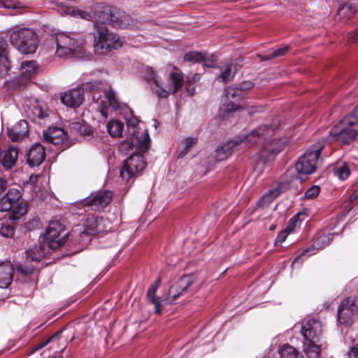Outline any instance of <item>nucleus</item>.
<instances>
[{
	"mask_svg": "<svg viewBox=\"0 0 358 358\" xmlns=\"http://www.w3.org/2000/svg\"><path fill=\"white\" fill-rule=\"evenodd\" d=\"M274 131L273 128L260 125L248 134L236 138L240 146L259 144V152L252 159L254 171L257 175L263 172L267 163L273 160L285 144V141L277 140L275 138H271Z\"/></svg>",
	"mask_w": 358,
	"mask_h": 358,
	"instance_id": "1",
	"label": "nucleus"
},
{
	"mask_svg": "<svg viewBox=\"0 0 358 358\" xmlns=\"http://www.w3.org/2000/svg\"><path fill=\"white\" fill-rule=\"evenodd\" d=\"M169 73L168 83L164 84L157 73L151 67H146L143 77L149 85L152 92L158 98H167L174 94L183 86V74L178 69Z\"/></svg>",
	"mask_w": 358,
	"mask_h": 358,
	"instance_id": "2",
	"label": "nucleus"
},
{
	"mask_svg": "<svg viewBox=\"0 0 358 358\" xmlns=\"http://www.w3.org/2000/svg\"><path fill=\"white\" fill-rule=\"evenodd\" d=\"M56 55L59 57H83L85 53V42L83 39H75L60 33L56 36Z\"/></svg>",
	"mask_w": 358,
	"mask_h": 358,
	"instance_id": "3",
	"label": "nucleus"
},
{
	"mask_svg": "<svg viewBox=\"0 0 358 358\" xmlns=\"http://www.w3.org/2000/svg\"><path fill=\"white\" fill-rule=\"evenodd\" d=\"M94 22L101 25L110 24L113 27L127 28L132 24V18L124 11L114 8H106L94 14Z\"/></svg>",
	"mask_w": 358,
	"mask_h": 358,
	"instance_id": "4",
	"label": "nucleus"
},
{
	"mask_svg": "<svg viewBox=\"0 0 358 358\" xmlns=\"http://www.w3.org/2000/svg\"><path fill=\"white\" fill-rule=\"evenodd\" d=\"M94 46L96 50L103 52L122 47L123 42L120 38L109 32L105 26L94 22Z\"/></svg>",
	"mask_w": 358,
	"mask_h": 358,
	"instance_id": "5",
	"label": "nucleus"
},
{
	"mask_svg": "<svg viewBox=\"0 0 358 358\" xmlns=\"http://www.w3.org/2000/svg\"><path fill=\"white\" fill-rule=\"evenodd\" d=\"M10 40L12 45L23 54L34 53L37 49V36L29 29L13 31L10 34Z\"/></svg>",
	"mask_w": 358,
	"mask_h": 358,
	"instance_id": "6",
	"label": "nucleus"
},
{
	"mask_svg": "<svg viewBox=\"0 0 358 358\" xmlns=\"http://www.w3.org/2000/svg\"><path fill=\"white\" fill-rule=\"evenodd\" d=\"M334 140L341 145H350L358 134V127L349 118H343L329 131Z\"/></svg>",
	"mask_w": 358,
	"mask_h": 358,
	"instance_id": "7",
	"label": "nucleus"
},
{
	"mask_svg": "<svg viewBox=\"0 0 358 358\" xmlns=\"http://www.w3.org/2000/svg\"><path fill=\"white\" fill-rule=\"evenodd\" d=\"M146 167V162L143 157L138 154H134L124 160L123 166L120 171V176L122 180L129 181L137 177Z\"/></svg>",
	"mask_w": 358,
	"mask_h": 358,
	"instance_id": "8",
	"label": "nucleus"
},
{
	"mask_svg": "<svg viewBox=\"0 0 358 358\" xmlns=\"http://www.w3.org/2000/svg\"><path fill=\"white\" fill-rule=\"evenodd\" d=\"M322 147L313 150H307L297 161L295 168L301 176H307L313 173L316 171L317 163L320 155Z\"/></svg>",
	"mask_w": 358,
	"mask_h": 358,
	"instance_id": "9",
	"label": "nucleus"
},
{
	"mask_svg": "<svg viewBox=\"0 0 358 358\" xmlns=\"http://www.w3.org/2000/svg\"><path fill=\"white\" fill-rule=\"evenodd\" d=\"M63 231L64 227L60 222L51 221L46 227L43 237H41V241L50 249L56 250L64 242V236H60Z\"/></svg>",
	"mask_w": 358,
	"mask_h": 358,
	"instance_id": "10",
	"label": "nucleus"
},
{
	"mask_svg": "<svg viewBox=\"0 0 358 358\" xmlns=\"http://www.w3.org/2000/svg\"><path fill=\"white\" fill-rule=\"evenodd\" d=\"M199 287L200 282L194 275H185L170 287L169 296L173 300H176L187 291L192 293L197 292Z\"/></svg>",
	"mask_w": 358,
	"mask_h": 358,
	"instance_id": "11",
	"label": "nucleus"
},
{
	"mask_svg": "<svg viewBox=\"0 0 358 358\" xmlns=\"http://www.w3.org/2000/svg\"><path fill=\"white\" fill-rule=\"evenodd\" d=\"M358 306L352 297H346L338 308V319L341 324L346 326L352 324L357 318Z\"/></svg>",
	"mask_w": 358,
	"mask_h": 358,
	"instance_id": "12",
	"label": "nucleus"
},
{
	"mask_svg": "<svg viewBox=\"0 0 358 358\" xmlns=\"http://www.w3.org/2000/svg\"><path fill=\"white\" fill-rule=\"evenodd\" d=\"M323 332L321 321L311 318L305 321L301 327V333L306 341L319 342Z\"/></svg>",
	"mask_w": 358,
	"mask_h": 358,
	"instance_id": "13",
	"label": "nucleus"
},
{
	"mask_svg": "<svg viewBox=\"0 0 358 358\" xmlns=\"http://www.w3.org/2000/svg\"><path fill=\"white\" fill-rule=\"evenodd\" d=\"M150 137L147 129L141 132V136H132L122 141L120 145L122 152H127L136 148L141 152H145L150 144Z\"/></svg>",
	"mask_w": 358,
	"mask_h": 358,
	"instance_id": "14",
	"label": "nucleus"
},
{
	"mask_svg": "<svg viewBox=\"0 0 358 358\" xmlns=\"http://www.w3.org/2000/svg\"><path fill=\"white\" fill-rule=\"evenodd\" d=\"M49 3L52 6L51 8L57 10L62 14L71 15L75 17H79L83 19L90 20L92 19L90 14L80 10L73 6H71L69 2L58 1L55 0H48Z\"/></svg>",
	"mask_w": 358,
	"mask_h": 358,
	"instance_id": "15",
	"label": "nucleus"
},
{
	"mask_svg": "<svg viewBox=\"0 0 358 358\" xmlns=\"http://www.w3.org/2000/svg\"><path fill=\"white\" fill-rule=\"evenodd\" d=\"M92 99L97 104L106 107L107 105L114 110L119 108V102L115 93L112 90L94 91L92 93Z\"/></svg>",
	"mask_w": 358,
	"mask_h": 358,
	"instance_id": "16",
	"label": "nucleus"
},
{
	"mask_svg": "<svg viewBox=\"0 0 358 358\" xmlns=\"http://www.w3.org/2000/svg\"><path fill=\"white\" fill-rule=\"evenodd\" d=\"M104 220L95 215H90L84 222L83 234L95 235L106 230L104 225Z\"/></svg>",
	"mask_w": 358,
	"mask_h": 358,
	"instance_id": "17",
	"label": "nucleus"
},
{
	"mask_svg": "<svg viewBox=\"0 0 358 358\" xmlns=\"http://www.w3.org/2000/svg\"><path fill=\"white\" fill-rule=\"evenodd\" d=\"M84 98L83 90L76 88L69 90L62 94L61 101L68 107L76 108L82 104Z\"/></svg>",
	"mask_w": 358,
	"mask_h": 358,
	"instance_id": "18",
	"label": "nucleus"
},
{
	"mask_svg": "<svg viewBox=\"0 0 358 358\" xmlns=\"http://www.w3.org/2000/svg\"><path fill=\"white\" fill-rule=\"evenodd\" d=\"M112 194L108 191H100L96 193L92 198L86 202L85 205L91 206L94 210L103 209L111 201Z\"/></svg>",
	"mask_w": 358,
	"mask_h": 358,
	"instance_id": "19",
	"label": "nucleus"
},
{
	"mask_svg": "<svg viewBox=\"0 0 358 358\" xmlns=\"http://www.w3.org/2000/svg\"><path fill=\"white\" fill-rule=\"evenodd\" d=\"M43 138L45 142L54 145L63 144L66 141L67 135L63 129L50 127L44 131Z\"/></svg>",
	"mask_w": 358,
	"mask_h": 358,
	"instance_id": "20",
	"label": "nucleus"
},
{
	"mask_svg": "<svg viewBox=\"0 0 358 358\" xmlns=\"http://www.w3.org/2000/svg\"><path fill=\"white\" fill-rule=\"evenodd\" d=\"M45 157L44 147L41 143H35L29 150L27 162L31 166H38L44 161Z\"/></svg>",
	"mask_w": 358,
	"mask_h": 358,
	"instance_id": "21",
	"label": "nucleus"
},
{
	"mask_svg": "<svg viewBox=\"0 0 358 358\" xmlns=\"http://www.w3.org/2000/svg\"><path fill=\"white\" fill-rule=\"evenodd\" d=\"M21 192L16 188H10L0 199V211H8L20 199Z\"/></svg>",
	"mask_w": 358,
	"mask_h": 358,
	"instance_id": "22",
	"label": "nucleus"
},
{
	"mask_svg": "<svg viewBox=\"0 0 358 358\" xmlns=\"http://www.w3.org/2000/svg\"><path fill=\"white\" fill-rule=\"evenodd\" d=\"M357 9V0H348L345 3L339 6L337 17H339L341 20H348L355 15Z\"/></svg>",
	"mask_w": 358,
	"mask_h": 358,
	"instance_id": "23",
	"label": "nucleus"
},
{
	"mask_svg": "<svg viewBox=\"0 0 358 358\" xmlns=\"http://www.w3.org/2000/svg\"><path fill=\"white\" fill-rule=\"evenodd\" d=\"M29 133L28 123L21 120L8 130V137L13 141H17L25 137Z\"/></svg>",
	"mask_w": 358,
	"mask_h": 358,
	"instance_id": "24",
	"label": "nucleus"
},
{
	"mask_svg": "<svg viewBox=\"0 0 358 358\" xmlns=\"http://www.w3.org/2000/svg\"><path fill=\"white\" fill-rule=\"evenodd\" d=\"M240 145L236 139L229 141L215 150V157L217 161H223L230 156L233 152L238 150Z\"/></svg>",
	"mask_w": 358,
	"mask_h": 358,
	"instance_id": "25",
	"label": "nucleus"
},
{
	"mask_svg": "<svg viewBox=\"0 0 358 358\" xmlns=\"http://www.w3.org/2000/svg\"><path fill=\"white\" fill-rule=\"evenodd\" d=\"M14 268L7 262L0 264V288L8 287L13 280Z\"/></svg>",
	"mask_w": 358,
	"mask_h": 358,
	"instance_id": "26",
	"label": "nucleus"
},
{
	"mask_svg": "<svg viewBox=\"0 0 358 358\" xmlns=\"http://www.w3.org/2000/svg\"><path fill=\"white\" fill-rule=\"evenodd\" d=\"M19 150L16 147H10L3 154L1 159L2 166L6 169H10L15 165Z\"/></svg>",
	"mask_w": 358,
	"mask_h": 358,
	"instance_id": "27",
	"label": "nucleus"
},
{
	"mask_svg": "<svg viewBox=\"0 0 358 358\" xmlns=\"http://www.w3.org/2000/svg\"><path fill=\"white\" fill-rule=\"evenodd\" d=\"M46 254L47 252L43 245L39 244L35 245L32 248L27 250V261L30 262H39Z\"/></svg>",
	"mask_w": 358,
	"mask_h": 358,
	"instance_id": "28",
	"label": "nucleus"
},
{
	"mask_svg": "<svg viewBox=\"0 0 358 358\" xmlns=\"http://www.w3.org/2000/svg\"><path fill=\"white\" fill-rule=\"evenodd\" d=\"M160 280L158 278L156 280V283L152 285L147 292V297L148 300L155 305V312L158 314H161V300L159 298L156 297L155 294L158 287V283H159Z\"/></svg>",
	"mask_w": 358,
	"mask_h": 358,
	"instance_id": "29",
	"label": "nucleus"
},
{
	"mask_svg": "<svg viewBox=\"0 0 358 358\" xmlns=\"http://www.w3.org/2000/svg\"><path fill=\"white\" fill-rule=\"evenodd\" d=\"M9 210H10V219L19 220L27 211V202L20 199Z\"/></svg>",
	"mask_w": 358,
	"mask_h": 358,
	"instance_id": "30",
	"label": "nucleus"
},
{
	"mask_svg": "<svg viewBox=\"0 0 358 358\" xmlns=\"http://www.w3.org/2000/svg\"><path fill=\"white\" fill-rule=\"evenodd\" d=\"M107 130L113 137H121L124 131V123L120 120H111L107 124Z\"/></svg>",
	"mask_w": 358,
	"mask_h": 358,
	"instance_id": "31",
	"label": "nucleus"
},
{
	"mask_svg": "<svg viewBox=\"0 0 358 358\" xmlns=\"http://www.w3.org/2000/svg\"><path fill=\"white\" fill-rule=\"evenodd\" d=\"M60 333H57L50 337L43 345L50 344V348L52 349L55 352H62L66 347V344L64 340L60 338Z\"/></svg>",
	"mask_w": 358,
	"mask_h": 358,
	"instance_id": "32",
	"label": "nucleus"
},
{
	"mask_svg": "<svg viewBox=\"0 0 358 358\" xmlns=\"http://www.w3.org/2000/svg\"><path fill=\"white\" fill-rule=\"evenodd\" d=\"M279 354L280 358H304L301 352L288 344L279 349Z\"/></svg>",
	"mask_w": 358,
	"mask_h": 358,
	"instance_id": "33",
	"label": "nucleus"
},
{
	"mask_svg": "<svg viewBox=\"0 0 358 358\" xmlns=\"http://www.w3.org/2000/svg\"><path fill=\"white\" fill-rule=\"evenodd\" d=\"M280 191L278 188L271 189L261 197V199L257 202V205L262 208L266 207L276 197H278L280 195Z\"/></svg>",
	"mask_w": 358,
	"mask_h": 358,
	"instance_id": "34",
	"label": "nucleus"
},
{
	"mask_svg": "<svg viewBox=\"0 0 358 358\" xmlns=\"http://www.w3.org/2000/svg\"><path fill=\"white\" fill-rule=\"evenodd\" d=\"M317 342L304 341V351L308 358H317L320 353V347Z\"/></svg>",
	"mask_w": 358,
	"mask_h": 358,
	"instance_id": "35",
	"label": "nucleus"
},
{
	"mask_svg": "<svg viewBox=\"0 0 358 358\" xmlns=\"http://www.w3.org/2000/svg\"><path fill=\"white\" fill-rule=\"evenodd\" d=\"M37 65L35 61H25L20 66L21 74L26 78L31 77L36 71Z\"/></svg>",
	"mask_w": 358,
	"mask_h": 358,
	"instance_id": "36",
	"label": "nucleus"
},
{
	"mask_svg": "<svg viewBox=\"0 0 358 358\" xmlns=\"http://www.w3.org/2000/svg\"><path fill=\"white\" fill-rule=\"evenodd\" d=\"M239 108V105L235 103L234 101L225 99L224 103L220 108V112L223 117H228L231 113L238 110Z\"/></svg>",
	"mask_w": 358,
	"mask_h": 358,
	"instance_id": "37",
	"label": "nucleus"
},
{
	"mask_svg": "<svg viewBox=\"0 0 358 358\" xmlns=\"http://www.w3.org/2000/svg\"><path fill=\"white\" fill-rule=\"evenodd\" d=\"M334 173L339 179L345 180L350 174L349 164L346 162L338 163L334 169Z\"/></svg>",
	"mask_w": 358,
	"mask_h": 358,
	"instance_id": "38",
	"label": "nucleus"
},
{
	"mask_svg": "<svg viewBox=\"0 0 358 358\" xmlns=\"http://www.w3.org/2000/svg\"><path fill=\"white\" fill-rule=\"evenodd\" d=\"M224 92L225 99H230L234 101H238L244 98L238 87L235 86H229L226 87Z\"/></svg>",
	"mask_w": 358,
	"mask_h": 358,
	"instance_id": "39",
	"label": "nucleus"
},
{
	"mask_svg": "<svg viewBox=\"0 0 358 358\" xmlns=\"http://www.w3.org/2000/svg\"><path fill=\"white\" fill-rule=\"evenodd\" d=\"M71 129L80 134L81 136H89L91 134V129L80 122H73L71 124Z\"/></svg>",
	"mask_w": 358,
	"mask_h": 358,
	"instance_id": "40",
	"label": "nucleus"
},
{
	"mask_svg": "<svg viewBox=\"0 0 358 358\" xmlns=\"http://www.w3.org/2000/svg\"><path fill=\"white\" fill-rule=\"evenodd\" d=\"M329 238L324 234H317L314 237L313 246L321 249L328 244Z\"/></svg>",
	"mask_w": 358,
	"mask_h": 358,
	"instance_id": "41",
	"label": "nucleus"
},
{
	"mask_svg": "<svg viewBox=\"0 0 358 358\" xmlns=\"http://www.w3.org/2000/svg\"><path fill=\"white\" fill-rule=\"evenodd\" d=\"M235 75V72L232 71V65L227 64L222 68L220 77L223 81H229Z\"/></svg>",
	"mask_w": 358,
	"mask_h": 358,
	"instance_id": "42",
	"label": "nucleus"
},
{
	"mask_svg": "<svg viewBox=\"0 0 358 358\" xmlns=\"http://www.w3.org/2000/svg\"><path fill=\"white\" fill-rule=\"evenodd\" d=\"M197 143V138L194 137H187L184 140V149L179 153V157H183L188 151Z\"/></svg>",
	"mask_w": 358,
	"mask_h": 358,
	"instance_id": "43",
	"label": "nucleus"
},
{
	"mask_svg": "<svg viewBox=\"0 0 358 358\" xmlns=\"http://www.w3.org/2000/svg\"><path fill=\"white\" fill-rule=\"evenodd\" d=\"M184 59L188 62L196 63L203 61L204 57L200 52H189L185 55Z\"/></svg>",
	"mask_w": 358,
	"mask_h": 358,
	"instance_id": "44",
	"label": "nucleus"
},
{
	"mask_svg": "<svg viewBox=\"0 0 358 358\" xmlns=\"http://www.w3.org/2000/svg\"><path fill=\"white\" fill-rule=\"evenodd\" d=\"M128 131L129 135L132 136H141L139 132L140 128L138 127V121L136 119L133 118L127 121Z\"/></svg>",
	"mask_w": 358,
	"mask_h": 358,
	"instance_id": "45",
	"label": "nucleus"
},
{
	"mask_svg": "<svg viewBox=\"0 0 358 358\" xmlns=\"http://www.w3.org/2000/svg\"><path fill=\"white\" fill-rule=\"evenodd\" d=\"M14 232V227L8 223H3L0 228V234L5 238L13 237Z\"/></svg>",
	"mask_w": 358,
	"mask_h": 358,
	"instance_id": "46",
	"label": "nucleus"
},
{
	"mask_svg": "<svg viewBox=\"0 0 358 358\" xmlns=\"http://www.w3.org/2000/svg\"><path fill=\"white\" fill-rule=\"evenodd\" d=\"M294 224V222H290L289 224H288L287 227L285 230L281 231L278 234L276 239H275V243H281L283 241H285V240L287 237L289 233L291 231H292Z\"/></svg>",
	"mask_w": 358,
	"mask_h": 358,
	"instance_id": "47",
	"label": "nucleus"
},
{
	"mask_svg": "<svg viewBox=\"0 0 358 358\" xmlns=\"http://www.w3.org/2000/svg\"><path fill=\"white\" fill-rule=\"evenodd\" d=\"M320 192V187L318 185H313L306 191L304 194V198L308 199H313L318 196Z\"/></svg>",
	"mask_w": 358,
	"mask_h": 358,
	"instance_id": "48",
	"label": "nucleus"
},
{
	"mask_svg": "<svg viewBox=\"0 0 358 358\" xmlns=\"http://www.w3.org/2000/svg\"><path fill=\"white\" fill-rule=\"evenodd\" d=\"M17 270L24 275H29L36 271V267L34 265L20 264L17 266Z\"/></svg>",
	"mask_w": 358,
	"mask_h": 358,
	"instance_id": "49",
	"label": "nucleus"
},
{
	"mask_svg": "<svg viewBox=\"0 0 358 358\" xmlns=\"http://www.w3.org/2000/svg\"><path fill=\"white\" fill-rule=\"evenodd\" d=\"M241 94L245 96V94L253 88L254 84L250 81H245L236 86Z\"/></svg>",
	"mask_w": 358,
	"mask_h": 358,
	"instance_id": "50",
	"label": "nucleus"
},
{
	"mask_svg": "<svg viewBox=\"0 0 358 358\" xmlns=\"http://www.w3.org/2000/svg\"><path fill=\"white\" fill-rule=\"evenodd\" d=\"M288 46L278 48L275 50H273L271 54L268 55L266 57V59H271L275 57H278L282 55H284L286 52L288 50Z\"/></svg>",
	"mask_w": 358,
	"mask_h": 358,
	"instance_id": "51",
	"label": "nucleus"
},
{
	"mask_svg": "<svg viewBox=\"0 0 358 358\" xmlns=\"http://www.w3.org/2000/svg\"><path fill=\"white\" fill-rule=\"evenodd\" d=\"M34 116L36 117H38L39 119H45V117H48L49 114L47 111L43 110L41 106H36L32 110Z\"/></svg>",
	"mask_w": 358,
	"mask_h": 358,
	"instance_id": "52",
	"label": "nucleus"
},
{
	"mask_svg": "<svg viewBox=\"0 0 358 358\" xmlns=\"http://www.w3.org/2000/svg\"><path fill=\"white\" fill-rule=\"evenodd\" d=\"M2 65L3 71L7 72L10 69V63L7 55L3 52L0 53V66Z\"/></svg>",
	"mask_w": 358,
	"mask_h": 358,
	"instance_id": "53",
	"label": "nucleus"
},
{
	"mask_svg": "<svg viewBox=\"0 0 358 358\" xmlns=\"http://www.w3.org/2000/svg\"><path fill=\"white\" fill-rule=\"evenodd\" d=\"M344 118H349L355 123V125L358 127V105L355 108L354 110Z\"/></svg>",
	"mask_w": 358,
	"mask_h": 358,
	"instance_id": "54",
	"label": "nucleus"
},
{
	"mask_svg": "<svg viewBox=\"0 0 358 358\" xmlns=\"http://www.w3.org/2000/svg\"><path fill=\"white\" fill-rule=\"evenodd\" d=\"M348 41L352 43L358 42V28L349 34Z\"/></svg>",
	"mask_w": 358,
	"mask_h": 358,
	"instance_id": "55",
	"label": "nucleus"
},
{
	"mask_svg": "<svg viewBox=\"0 0 358 358\" xmlns=\"http://www.w3.org/2000/svg\"><path fill=\"white\" fill-rule=\"evenodd\" d=\"M348 358H358V345L352 347L348 352Z\"/></svg>",
	"mask_w": 358,
	"mask_h": 358,
	"instance_id": "56",
	"label": "nucleus"
},
{
	"mask_svg": "<svg viewBox=\"0 0 358 358\" xmlns=\"http://www.w3.org/2000/svg\"><path fill=\"white\" fill-rule=\"evenodd\" d=\"M8 186V182L3 178H0V194L3 192Z\"/></svg>",
	"mask_w": 358,
	"mask_h": 358,
	"instance_id": "57",
	"label": "nucleus"
},
{
	"mask_svg": "<svg viewBox=\"0 0 358 358\" xmlns=\"http://www.w3.org/2000/svg\"><path fill=\"white\" fill-rule=\"evenodd\" d=\"M191 80H187V86H186V88H187V90L188 92V93L191 95V96H193L195 93V89L194 87H191V85L189 84V83H190Z\"/></svg>",
	"mask_w": 358,
	"mask_h": 358,
	"instance_id": "58",
	"label": "nucleus"
},
{
	"mask_svg": "<svg viewBox=\"0 0 358 358\" xmlns=\"http://www.w3.org/2000/svg\"><path fill=\"white\" fill-rule=\"evenodd\" d=\"M358 197V191L355 189L350 196V201H352Z\"/></svg>",
	"mask_w": 358,
	"mask_h": 358,
	"instance_id": "59",
	"label": "nucleus"
},
{
	"mask_svg": "<svg viewBox=\"0 0 358 358\" xmlns=\"http://www.w3.org/2000/svg\"><path fill=\"white\" fill-rule=\"evenodd\" d=\"M257 111V108L256 106H251L249 109H248V113H255Z\"/></svg>",
	"mask_w": 358,
	"mask_h": 358,
	"instance_id": "60",
	"label": "nucleus"
},
{
	"mask_svg": "<svg viewBox=\"0 0 358 358\" xmlns=\"http://www.w3.org/2000/svg\"><path fill=\"white\" fill-rule=\"evenodd\" d=\"M199 74H197V73L194 74V76H192V80L194 82H196V81L199 80Z\"/></svg>",
	"mask_w": 358,
	"mask_h": 358,
	"instance_id": "61",
	"label": "nucleus"
},
{
	"mask_svg": "<svg viewBox=\"0 0 358 358\" xmlns=\"http://www.w3.org/2000/svg\"><path fill=\"white\" fill-rule=\"evenodd\" d=\"M300 258H301V255H299V256H298L297 257H296V258H295V259H294V262H293V264H294V263H295V262H297Z\"/></svg>",
	"mask_w": 358,
	"mask_h": 358,
	"instance_id": "62",
	"label": "nucleus"
},
{
	"mask_svg": "<svg viewBox=\"0 0 358 358\" xmlns=\"http://www.w3.org/2000/svg\"><path fill=\"white\" fill-rule=\"evenodd\" d=\"M52 358H62V357L60 355H57V356H54Z\"/></svg>",
	"mask_w": 358,
	"mask_h": 358,
	"instance_id": "63",
	"label": "nucleus"
},
{
	"mask_svg": "<svg viewBox=\"0 0 358 358\" xmlns=\"http://www.w3.org/2000/svg\"><path fill=\"white\" fill-rule=\"evenodd\" d=\"M4 6H5V7H6V8H11V7H13L12 6H10V5H7V4H6V5H4Z\"/></svg>",
	"mask_w": 358,
	"mask_h": 358,
	"instance_id": "64",
	"label": "nucleus"
}]
</instances>
